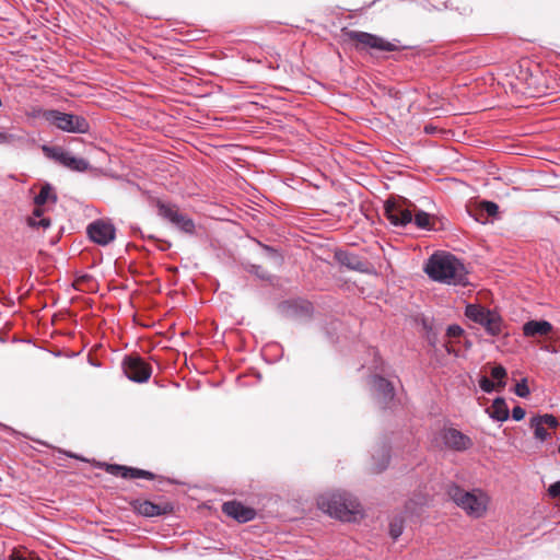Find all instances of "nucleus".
<instances>
[{"label":"nucleus","mask_w":560,"mask_h":560,"mask_svg":"<svg viewBox=\"0 0 560 560\" xmlns=\"http://www.w3.org/2000/svg\"><path fill=\"white\" fill-rule=\"evenodd\" d=\"M424 271L430 279L453 285H466L467 271L465 266L451 254H433L425 267Z\"/></svg>","instance_id":"1"},{"label":"nucleus","mask_w":560,"mask_h":560,"mask_svg":"<svg viewBox=\"0 0 560 560\" xmlns=\"http://www.w3.org/2000/svg\"><path fill=\"white\" fill-rule=\"evenodd\" d=\"M318 508L340 521L352 522L362 514L358 499L347 491L326 492L317 499Z\"/></svg>","instance_id":"2"},{"label":"nucleus","mask_w":560,"mask_h":560,"mask_svg":"<svg viewBox=\"0 0 560 560\" xmlns=\"http://www.w3.org/2000/svg\"><path fill=\"white\" fill-rule=\"evenodd\" d=\"M447 495L457 506L474 517H481L489 503V497L481 489L466 491L456 483H451L447 487Z\"/></svg>","instance_id":"3"},{"label":"nucleus","mask_w":560,"mask_h":560,"mask_svg":"<svg viewBox=\"0 0 560 560\" xmlns=\"http://www.w3.org/2000/svg\"><path fill=\"white\" fill-rule=\"evenodd\" d=\"M385 217L392 225L397 228H405L410 223L422 230H432L433 224L431 223V215L422 210H417L412 213L408 207L402 203H396L386 201L385 203Z\"/></svg>","instance_id":"4"},{"label":"nucleus","mask_w":560,"mask_h":560,"mask_svg":"<svg viewBox=\"0 0 560 560\" xmlns=\"http://www.w3.org/2000/svg\"><path fill=\"white\" fill-rule=\"evenodd\" d=\"M37 116L49 125L69 133H86L90 124L83 116L63 113L58 109H38Z\"/></svg>","instance_id":"5"},{"label":"nucleus","mask_w":560,"mask_h":560,"mask_svg":"<svg viewBox=\"0 0 560 560\" xmlns=\"http://www.w3.org/2000/svg\"><path fill=\"white\" fill-rule=\"evenodd\" d=\"M465 316L482 326L491 337L508 335L504 332L505 325L499 313L479 304H468L465 308Z\"/></svg>","instance_id":"6"},{"label":"nucleus","mask_w":560,"mask_h":560,"mask_svg":"<svg viewBox=\"0 0 560 560\" xmlns=\"http://www.w3.org/2000/svg\"><path fill=\"white\" fill-rule=\"evenodd\" d=\"M156 208L158 214L168 221L177 230L189 235L195 234L196 225L194 220L183 213L177 206L158 200Z\"/></svg>","instance_id":"7"},{"label":"nucleus","mask_w":560,"mask_h":560,"mask_svg":"<svg viewBox=\"0 0 560 560\" xmlns=\"http://www.w3.org/2000/svg\"><path fill=\"white\" fill-rule=\"evenodd\" d=\"M43 152L48 159L54 160L71 171L86 172L90 168V163L85 159L73 156L61 147L44 145Z\"/></svg>","instance_id":"8"},{"label":"nucleus","mask_w":560,"mask_h":560,"mask_svg":"<svg viewBox=\"0 0 560 560\" xmlns=\"http://www.w3.org/2000/svg\"><path fill=\"white\" fill-rule=\"evenodd\" d=\"M345 36L357 44V49H376L381 51H394L396 45L385 40L383 37L361 32V31H347Z\"/></svg>","instance_id":"9"},{"label":"nucleus","mask_w":560,"mask_h":560,"mask_svg":"<svg viewBox=\"0 0 560 560\" xmlns=\"http://www.w3.org/2000/svg\"><path fill=\"white\" fill-rule=\"evenodd\" d=\"M126 376L136 383L147 382L152 374V368L139 355H127L122 361Z\"/></svg>","instance_id":"10"},{"label":"nucleus","mask_w":560,"mask_h":560,"mask_svg":"<svg viewBox=\"0 0 560 560\" xmlns=\"http://www.w3.org/2000/svg\"><path fill=\"white\" fill-rule=\"evenodd\" d=\"M440 439L446 450L454 452H466L474 445L472 439L455 428H443Z\"/></svg>","instance_id":"11"},{"label":"nucleus","mask_w":560,"mask_h":560,"mask_svg":"<svg viewBox=\"0 0 560 560\" xmlns=\"http://www.w3.org/2000/svg\"><path fill=\"white\" fill-rule=\"evenodd\" d=\"M371 387L372 394L377 404L382 408L389 407L395 397V388L393 384L380 375H374L371 378Z\"/></svg>","instance_id":"12"},{"label":"nucleus","mask_w":560,"mask_h":560,"mask_svg":"<svg viewBox=\"0 0 560 560\" xmlns=\"http://www.w3.org/2000/svg\"><path fill=\"white\" fill-rule=\"evenodd\" d=\"M89 237L96 244L106 246L115 240V226L103 220H96L88 226Z\"/></svg>","instance_id":"13"},{"label":"nucleus","mask_w":560,"mask_h":560,"mask_svg":"<svg viewBox=\"0 0 560 560\" xmlns=\"http://www.w3.org/2000/svg\"><path fill=\"white\" fill-rule=\"evenodd\" d=\"M135 511L145 517H155L161 515H166L173 512L174 506L170 502H163L161 504L151 502L149 500L140 501L136 500L133 502Z\"/></svg>","instance_id":"14"},{"label":"nucleus","mask_w":560,"mask_h":560,"mask_svg":"<svg viewBox=\"0 0 560 560\" xmlns=\"http://www.w3.org/2000/svg\"><path fill=\"white\" fill-rule=\"evenodd\" d=\"M222 511L230 517L240 523H246L255 518L256 512L252 508H247L237 501H229L223 503Z\"/></svg>","instance_id":"15"},{"label":"nucleus","mask_w":560,"mask_h":560,"mask_svg":"<svg viewBox=\"0 0 560 560\" xmlns=\"http://www.w3.org/2000/svg\"><path fill=\"white\" fill-rule=\"evenodd\" d=\"M281 312L290 318L308 317L313 312L312 303L307 301H287L280 305Z\"/></svg>","instance_id":"16"},{"label":"nucleus","mask_w":560,"mask_h":560,"mask_svg":"<svg viewBox=\"0 0 560 560\" xmlns=\"http://www.w3.org/2000/svg\"><path fill=\"white\" fill-rule=\"evenodd\" d=\"M106 470H107V472H109L112 475L120 476L125 479L143 478V479L152 480L155 477L154 474L149 470L126 467V466H120V465H116V464L107 465Z\"/></svg>","instance_id":"17"},{"label":"nucleus","mask_w":560,"mask_h":560,"mask_svg":"<svg viewBox=\"0 0 560 560\" xmlns=\"http://www.w3.org/2000/svg\"><path fill=\"white\" fill-rule=\"evenodd\" d=\"M336 260L341 265L347 267L350 270L365 272L368 270V264L363 259H361L358 255L338 250L335 254Z\"/></svg>","instance_id":"18"},{"label":"nucleus","mask_w":560,"mask_h":560,"mask_svg":"<svg viewBox=\"0 0 560 560\" xmlns=\"http://www.w3.org/2000/svg\"><path fill=\"white\" fill-rule=\"evenodd\" d=\"M552 329V325L547 320L532 319L523 325V335L525 337L547 336Z\"/></svg>","instance_id":"19"},{"label":"nucleus","mask_w":560,"mask_h":560,"mask_svg":"<svg viewBox=\"0 0 560 560\" xmlns=\"http://www.w3.org/2000/svg\"><path fill=\"white\" fill-rule=\"evenodd\" d=\"M487 412L489 413L490 418L499 422L506 421L510 415L505 399L502 397H497L493 400L491 407L487 409Z\"/></svg>","instance_id":"20"},{"label":"nucleus","mask_w":560,"mask_h":560,"mask_svg":"<svg viewBox=\"0 0 560 560\" xmlns=\"http://www.w3.org/2000/svg\"><path fill=\"white\" fill-rule=\"evenodd\" d=\"M389 446L387 444H383L372 454V459L374 462V470L376 472H381L386 469L389 463Z\"/></svg>","instance_id":"21"},{"label":"nucleus","mask_w":560,"mask_h":560,"mask_svg":"<svg viewBox=\"0 0 560 560\" xmlns=\"http://www.w3.org/2000/svg\"><path fill=\"white\" fill-rule=\"evenodd\" d=\"M48 201L56 202L57 195L55 194L52 186L46 183L42 186L39 194L34 197V203L37 207H42Z\"/></svg>","instance_id":"22"},{"label":"nucleus","mask_w":560,"mask_h":560,"mask_svg":"<svg viewBox=\"0 0 560 560\" xmlns=\"http://www.w3.org/2000/svg\"><path fill=\"white\" fill-rule=\"evenodd\" d=\"M530 427L534 429L535 438L545 441L548 439L549 433L547 432L545 425L541 421H538L535 417L530 419Z\"/></svg>","instance_id":"23"},{"label":"nucleus","mask_w":560,"mask_h":560,"mask_svg":"<svg viewBox=\"0 0 560 560\" xmlns=\"http://www.w3.org/2000/svg\"><path fill=\"white\" fill-rule=\"evenodd\" d=\"M491 376L497 381L499 388H503L506 385V370L502 365H495L491 370Z\"/></svg>","instance_id":"24"},{"label":"nucleus","mask_w":560,"mask_h":560,"mask_svg":"<svg viewBox=\"0 0 560 560\" xmlns=\"http://www.w3.org/2000/svg\"><path fill=\"white\" fill-rule=\"evenodd\" d=\"M404 530V522L402 518L396 517L389 524V534L393 539H397Z\"/></svg>","instance_id":"25"},{"label":"nucleus","mask_w":560,"mask_h":560,"mask_svg":"<svg viewBox=\"0 0 560 560\" xmlns=\"http://www.w3.org/2000/svg\"><path fill=\"white\" fill-rule=\"evenodd\" d=\"M480 209L489 217H495L499 212V206L493 201L483 200L480 202Z\"/></svg>","instance_id":"26"},{"label":"nucleus","mask_w":560,"mask_h":560,"mask_svg":"<svg viewBox=\"0 0 560 560\" xmlns=\"http://www.w3.org/2000/svg\"><path fill=\"white\" fill-rule=\"evenodd\" d=\"M514 393L521 397V398H526L529 396L530 394V390H529V387L527 385V380L526 378H522L516 385H515V388H514Z\"/></svg>","instance_id":"27"},{"label":"nucleus","mask_w":560,"mask_h":560,"mask_svg":"<svg viewBox=\"0 0 560 560\" xmlns=\"http://www.w3.org/2000/svg\"><path fill=\"white\" fill-rule=\"evenodd\" d=\"M21 139L22 138L16 135L7 131H0V145H11L20 141Z\"/></svg>","instance_id":"28"},{"label":"nucleus","mask_w":560,"mask_h":560,"mask_svg":"<svg viewBox=\"0 0 560 560\" xmlns=\"http://www.w3.org/2000/svg\"><path fill=\"white\" fill-rule=\"evenodd\" d=\"M479 387L481 388V390H483L487 394L492 393L497 388L500 389L498 387L497 383L490 381L487 376H481L479 378Z\"/></svg>","instance_id":"29"},{"label":"nucleus","mask_w":560,"mask_h":560,"mask_svg":"<svg viewBox=\"0 0 560 560\" xmlns=\"http://www.w3.org/2000/svg\"><path fill=\"white\" fill-rule=\"evenodd\" d=\"M27 223L32 228H43L44 230L48 229L51 225V221L48 218H28Z\"/></svg>","instance_id":"30"},{"label":"nucleus","mask_w":560,"mask_h":560,"mask_svg":"<svg viewBox=\"0 0 560 560\" xmlns=\"http://www.w3.org/2000/svg\"><path fill=\"white\" fill-rule=\"evenodd\" d=\"M538 421H541V423L546 427H549L550 429H556L558 427V420L552 415H544V416H537L535 417Z\"/></svg>","instance_id":"31"},{"label":"nucleus","mask_w":560,"mask_h":560,"mask_svg":"<svg viewBox=\"0 0 560 560\" xmlns=\"http://www.w3.org/2000/svg\"><path fill=\"white\" fill-rule=\"evenodd\" d=\"M464 334V329L456 324L450 325L446 329V335L450 338H457L460 337Z\"/></svg>","instance_id":"32"},{"label":"nucleus","mask_w":560,"mask_h":560,"mask_svg":"<svg viewBox=\"0 0 560 560\" xmlns=\"http://www.w3.org/2000/svg\"><path fill=\"white\" fill-rule=\"evenodd\" d=\"M548 494L553 499L560 498V481H556L549 486Z\"/></svg>","instance_id":"33"},{"label":"nucleus","mask_w":560,"mask_h":560,"mask_svg":"<svg viewBox=\"0 0 560 560\" xmlns=\"http://www.w3.org/2000/svg\"><path fill=\"white\" fill-rule=\"evenodd\" d=\"M526 412L521 406H516L512 409V418L515 421H521L524 419Z\"/></svg>","instance_id":"34"},{"label":"nucleus","mask_w":560,"mask_h":560,"mask_svg":"<svg viewBox=\"0 0 560 560\" xmlns=\"http://www.w3.org/2000/svg\"><path fill=\"white\" fill-rule=\"evenodd\" d=\"M250 271L254 272L260 279H268V272L264 270L260 266L253 265Z\"/></svg>","instance_id":"35"},{"label":"nucleus","mask_w":560,"mask_h":560,"mask_svg":"<svg viewBox=\"0 0 560 560\" xmlns=\"http://www.w3.org/2000/svg\"><path fill=\"white\" fill-rule=\"evenodd\" d=\"M10 560H42V559L38 557H35L31 553H28L27 556L21 555V553H13L11 556Z\"/></svg>","instance_id":"36"},{"label":"nucleus","mask_w":560,"mask_h":560,"mask_svg":"<svg viewBox=\"0 0 560 560\" xmlns=\"http://www.w3.org/2000/svg\"><path fill=\"white\" fill-rule=\"evenodd\" d=\"M44 211L40 209V207H37L33 211V215L31 218L39 219L43 218Z\"/></svg>","instance_id":"37"},{"label":"nucleus","mask_w":560,"mask_h":560,"mask_svg":"<svg viewBox=\"0 0 560 560\" xmlns=\"http://www.w3.org/2000/svg\"><path fill=\"white\" fill-rule=\"evenodd\" d=\"M262 248H264V250H266L267 253H269L271 255H276L277 254L276 250L272 247L268 246V245H264Z\"/></svg>","instance_id":"38"},{"label":"nucleus","mask_w":560,"mask_h":560,"mask_svg":"<svg viewBox=\"0 0 560 560\" xmlns=\"http://www.w3.org/2000/svg\"><path fill=\"white\" fill-rule=\"evenodd\" d=\"M69 457L81 459L78 455H74L72 453H66Z\"/></svg>","instance_id":"39"},{"label":"nucleus","mask_w":560,"mask_h":560,"mask_svg":"<svg viewBox=\"0 0 560 560\" xmlns=\"http://www.w3.org/2000/svg\"><path fill=\"white\" fill-rule=\"evenodd\" d=\"M168 247H171V244L170 243H166V246L162 247L163 250L167 249Z\"/></svg>","instance_id":"40"},{"label":"nucleus","mask_w":560,"mask_h":560,"mask_svg":"<svg viewBox=\"0 0 560 560\" xmlns=\"http://www.w3.org/2000/svg\"><path fill=\"white\" fill-rule=\"evenodd\" d=\"M425 131L427 132H432V129H429L428 127H425Z\"/></svg>","instance_id":"41"},{"label":"nucleus","mask_w":560,"mask_h":560,"mask_svg":"<svg viewBox=\"0 0 560 560\" xmlns=\"http://www.w3.org/2000/svg\"><path fill=\"white\" fill-rule=\"evenodd\" d=\"M425 131L427 132H432V129H429L428 127H425Z\"/></svg>","instance_id":"42"},{"label":"nucleus","mask_w":560,"mask_h":560,"mask_svg":"<svg viewBox=\"0 0 560 560\" xmlns=\"http://www.w3.org/2000/svg\"><path fill=\"white\" fill-rule=\"evenodd\" d=\"M559 453H560V445H559Z\"/></svg>","instance_id":"43"}]
</instances>
